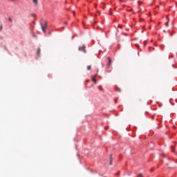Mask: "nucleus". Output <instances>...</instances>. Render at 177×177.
Masks as SVG:
<instances>
[{"label": "nucleus", "mask_w": 177, "mask_h": 177, "mask_svg": "<svg viewBox=\"0 0 177 177\" xmlns=\"http://www.w3.org/2000/svg\"><path fill=\"white\" fill-rule=\"evenodd\" d=\"M47 27H48V22L46 21H44V24L41 25V30L43 32H46Z\"/></svg>", "instance_id": "1"}, {"label": "nucleus", "mask_w": 177, "mask_h": 177, "mask_svg": "<svg viewBox=\"0 0 177 177\" xmlns=\"http://www.w3.org/2000/svg\"><path fill=\"white\" fill-rule=\"evenodd\" d=\"M79 50L81 52H84V53H86V50L85 49V46H83L82 47H79Z\"/></svg>", "instance_id": "2"}, {"label": "nucleus", "mask_w": 177, "mask_h": 177, "mask_svg": "<svg viewBox=\"0 0 177 177\" xmlns=\"http://www.w3.org/2000/svg\"><path fill=\"white\" fill-rule=\"evenodd\" d=\"M107 59H108V67H110L111 66V58L108 57Z\"/></svg>", "instance_id": "3"}, {"label": "nucleus", "mask_w": 177, "mask_h": 177, "mask_svg": "<svg viewBox=\"0 0 177 177\" xmlns=\"http://www.w3.org/2000/svg\"><path fill=\"white\" fill-rule=\"evenodd\" d=\"M110 165H113V156L110 155V162H109Z\"/></svg>", "instance_id": "4"}, {"label": "nucleus", "mask_w": 177, "mask_h": 177, "mask_svg": "<svg viewBox=\"0 0 177 177\" xmlns=\"http://www.w3.org/2000/svg\"><path fill=\"white\" fill-rule=\"evenodd\" d=\"M95 77H96V75H95L94 76H91V80L93 82H94L95 84H96V80L95 79Z\"/></svg>", "instance_id": "5"}, {"label": "nucleus", "mask_w": 177, "mask_h": 177, "mask_svg": "<svg viewBox=\"0 0 177 177\" xmlns=\"http://www.w3.org/2000/svg\"><path fill=\"white\" fill-rule=\"evenodd\" d=\"M32 3L35 5V6H38V0H32Z\"/></svg>", "instance_id": "6"}, {"label": "nucleus", "mask_w": 177, "mask_h": 177, "mask_svg": "<svg viewBox=\"0 0 177 177\" xmlns=\"http://www.w3.org/2000/svg\"><path fill=\"white\" fill-rule=\"evenodd\" d=\"M39 53H41V48H38L37 49V56H39Z\"/></svg>", "instance_id": "7"}, {"label": "nucleus", "mask_w": 177, "mask_h": 177, "mask_svg": "<svg viewBox=\"0 0 177 177\" xmlns=\"http://www.w3.org/2000/svg\"><path fill=\"white\" fill-rule=\"evenodd\" d=\"M98 88H99L100 91H103V88H102V86H99Z\"/></svg>", "instance_id": "8"}, {"label": "nucleus", "mask_w": 177, "mask_h": 177, "mask_svg": "<svg viewBox=\"0 0 177 177\" xmlns=\"http://www.w3.org/2000/svg\"><path fill=\"white\" fill-rule=\"evenodd\" d=\"M165 26L166 27H168V26H169V24H168V22H166V23L165 24Z\"/></svg>", "instance_id": "9"}, {"label": "nucleus", "mask_w": 177, "mask_h": 177, "mask_svg": "<svg viewBox=\"0 0 177 177\" xmlns=\"http://www.w3.org/2000/svg\"><path fill=\"white\" fill-rule=\"evenodd\" d=\"M138 177H143V175L142 174H140L138 175Z\"/></svg>", "instance_id": "10"}, {"label": "nucleus", "mask_w": 177, "mask_h": 177, "mask_svg": "<svg viewBox=\"0 0 177 177\" xmlns=\"http://www.w3.org/2000/svg\"><path fill=\"white\" fill-rule=\"evenodd\" d=\"M91 66H87V70H91Z\"/></svg>", "instance_id": "11"}, {"label": "nucleus", "mask_w": 177, "mask_h": 177, "mask_svg": "<svg viewBox=\"0 0 177 177\" xmlns=\"http://www.w3.org/2000/svg\"><path fill=\"white\" fill-rule=\"evenodd\" d=\"M8 20L9 21L12 22V19L9 18Z\"/></svg>", "instance_id": "12"}, {"label": "nucleus", "mask_w": 177, "mask_h": 177, "mask_svg": "<svg viewBox=\"0 0 177 177\" xmlns=\"http://www.w3.org/2000/svg\"><path fill=\"white\" fill-rule=\"evenodd\" d=\"M64 24H65V25L67 24V21H64Z\"/></svg>", "instance_id": "13"}, {"label": "nucleus", "mask_w": 177, "mask_h": 177, "mask_svg": "<svg viewBox=\"0 0 177 177\" xmlns=\"http://www.w3.org/2000/svg\"><path fill=\"white\" fill-rule=\"evenodd\" d=\"M115 104H116V103H117V99H115Z\"/></svg>", "instance_id": "14"}, {"label": "nucleus", "mask_w": 177, "mask_h": 177, "mask_svg": "<svg viewBox=\"0 0 177 177\" xmlns=\"http://www.w3.org/2000/svg\"><path fill=\"white\" fill-rule=\"evenodd\" d=\"M0 28H1V30H2V25H1Z\"/></svg>", "instance_id": "15"}]
</instances>
